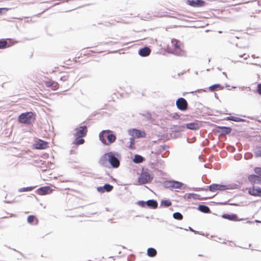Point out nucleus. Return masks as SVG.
Masks as SVG:
<instances>
[{
	"label": "nucleus",
	"instance_id": "1",
	"mask_svg": "<svg viewBox=\"0 0 261 261\" xmlns=\"http://www.w3.org/2000/svg\"><path fill=\"white\" fill-rule=\"evenodd\" d=\"M36 115L33 112H26L21 114L18 118V121L24 124H31L34 122Z\"/></svg>",
	"mask_w": 261,
	"mask_h": 261
},
{
	"label": "nucleus",
	"instance_id": "2",
	"mask_svg": "<svg viewBox=\"0 0 261 261\" xmlns=\"http://www.w3.org/2000/svg\"><path fill=\"white\" fill-rule=\"evenodd\" d=\"M112 131L110 130H104L101 132L99 135V140L102 143L105 145H108L105 138H107L109 144L114 143L116 139V137L115 135L111 134Z\"/></svg>",
	"mask_w": 261,
	"mask_h": 261
},
{
	"label": "nucleus",
	"instance_id": "3",
	"mask_svg": "<svg viewBox=\"0 0 261 261\" xmlns=\"http://www.w3.org/2000/svg\"><path fill=\"white\" fill-rule=\"evenodd\" d=\"M172 46L173 47V53L179 56H185L186 53L182 49L181 43L177 40L173 39L171 41Z\"/></svg>",
	"mask_w": 261,
	"mask_h": 261
},
{
	"label": "nucleus",
	"instance_id": "4",
	"mask_svg": "<svg viewBox=\"0 0 261 261\" xmlns=\"http://www.w3.org/2000/svg\"><path fill=\"white\" fill-rule=\"evenodd\" d=\"M153 178L151 172L148 170H143L140 177L138 178L139 184H145L150 181Z\"/></svg>",
	"mask_w": 261,
	"mask_h": 261
},
{
	"label": "nucleus",
	"instance_id": "5",
	"mask_svg": "<svg viewBox=\"0 0 261 261\" xmlns=\"http://www.w3.org/2000/svg\"><path fill=\"white\" fill-rule=\"evenodd\" d=\"M118 153L116 152H109V166L110 165L114 168H118L120 162L118 159Z\"/></svg>",
	"mask_w": 261,
	"mask_h": 261
},
{
	"label": "nucleus",
	"instance_id": "6",
	"mask_svg": "<svg viewBox=\"0 0 261 261\" xmlns=\"http://www.w3.org/2000/svg\"><path fill=\"white\" fill-rule=\"evenodd\" d=\"M87 132V127L85 125L77 127L73 130V135L76 139L85 137Z\"/></svg>",
	"mask_w": 261,
	"mask_h": 261
},
{
	"label": "nucleus",
	"instance_id": "7",
	"mask_svg": "<svg viewBox=\"0 0 261 261\" xmlns=\"http://www.w3.org/2000/svg\"><path fill=\"white\" fill-rule=\"evenodd\" d=\"M183 185V183L174 180H167L164 183L165 187L173 189H180Z\"/></svg>",
	"mask_w": 261,
	"mask_h": 261
},
{
	"label": "nucleus",
	"instance_id": "8",
	"mask_svg": "<svg viewBox=\"0 0 261 261\" xmlns=\"http://www.w3.org/2000/svg\"><path fill=\"white\" fill-rule=\"evenodd\" d=\"M176 105L177 108L181 111H185L188 108V102L187 100L182 97L179 98L176 100Z\"/></svg>",
	"mask_w": 261,
	"mask_h": 261
},
{
	"label": "nucleus",
	"instance_id": "9",
	"mask_svg": "<svg viewBox=\"0 0 261 261\" xmlns=\"http://www.w3.org/2000/svg\"><path fill=\"white\" fill-rule=\"evenodd\" d=\"M109 152L104 154L99 159V164L103 167H109Z\"/></svg>",
	"mask_w": 261,
	"mask_h": 261
},
{
	"label": "nucleus",
	"instance_id": "10",
	"mask_svg": "<svg viewBox=\"0 0 261 261\" xmlns=\"http://www.w3.org/2000/svg\"><path fill=\"white\" fill-rule=\"evenodd\" d=\"M188 4L194 7L203 6L205 2L202 0H188Z\"/></svg>",
	"mask_w": 261,
	"mask_h": 261
},
{
	"label": "nucleus",
	"instance_id": "11",
	"mask_svg": "<svg viewBox=\"0 0 261 261\" xmlns=\"http://www.w3.org/2000/svg\"><path fill=\"white\" fill-rule=\"evenodd\" d=\"M129 134L133 137L137 138L144 137L145 136L144 132H142L136 129H132L129 130Z\"/></svg>",
	"mask_w": 261,
	"mask_h": 261
},
{
	"label": "nucleus",
	"instance_id": "12",
	"mask_svg": "<svg viewBox=\"0 0 261 261\" xmlns=\"http://www.w3.org/2000/svg\"><path fill=\"white\" fill-rule=\"evenodd\" d=\"M227 189L226 186L219 184H212L209 186V190L211 192H215L217 190L224 191Z\"/></svg>",
	"mask_w": 261,
	"mask_h": 261
},
{
	"label": "nucleus",
	"instance_id": "13",
	"mask_svg": "<svg viewBox=\"0 0 261 261\" xmlns=\"http://www.w3.org/2000/svg\"><path fill=\"white\" fill-rule=\"evenodd\" d=\"M113 189V186L107 184L103 186H100L97 188V190L99 192L103 193L105 192H109L111 191Z\"/></svg>",
	"mask_w": 261,
	"mask_h": 261
},
{
	"label": "nucleus",
	"instance_id": "14",
	"mask_svg": "<svg viewBox=\"0 0 261 261\" xmlns=\"http://www.w3.org/2000/svg\"><path fill=\"white\" fill-rule=\"evenodd\" d=\"M186 127L191 130H196L200 127L201 124L197 121L189 123L186 124Z\"/></svg>",
	"mask_w": 261,
	"mask_h": 261
},
{
	"label": "nucleus",
	"instance_id": "15",
	"mask_svg": "<svg viewBox=\"0 0 261 261\" xmlns=\"http://www.w3.org/2000/svg\"><path fill=\"white\" fill-rule=\"evenodd\" d=\"M249 193L253 196H259L261 193V189L259 187H253L252 188H249L248 190Z\"/></svg>",
	"mask_w": 261,
	"mask_h": 261
},
{
	"label": "nucleus",
	"instance_id": "16",
	"mask_svg": "<svg viewBox=\"0 0 261 261\" xmlns=\"http://www.w3.org/2000/svg\"><path fill=\"white\" fill-rule=\"evenodd\" d=\"M222 217L224 219H228V220H231V221H241L242 220V219H238L237 215L236 214L229 215V214H224L222 215Z\"/></svg>",
	"mask_w": 261,
	"mask_h": 261
},
{
	"label": "nucleus",
	"instance_id": "17",
	"mask_svg": "<svg viewBox=\"0 0 261 261\" xmlns=\"http://www.w3.org/2000/svg\"><path fill=\"white\" fill-rule=\"evenodd\" d=\"M39 193L41 195H45L50 194L52 192V189L50 187L45 186L42 187L39 189Z\"/></svg>",
	"mask_w": 261,
	"mask_h": 261
},
{
	"label": "nucleus",
	"instance_id": "18",
	"mask_svg": "<svg viewBox=\"0 0 261 261\" xmlns=\"http://www.w3.org/2000/svg\"><path fill=\"white\" fill-rule=\"evenodd\" d=\"M35 145V148L37 149H43L47 147V143L40 140L36 143Z\"/></svg>",
	"mask_w": 261,
	"mask_h": 261
},
{
	"label": "nucleus",
	"instance_id": "19",
	"mask_svg": "<svg viewBox=\"0 0 261 261\" xmlns=\"http://www.w3.org/2000/svg\"><path fill=\"white\" fill-rule=\"evenodd\" d=\"M150 53V49L148 47H145L140 49L139 51V54L142 57H146Z\"/></svg>",
	"mask_w": 261,
	"mask_h": 261
},
{
	"label": "nucleus",
	"instance_id": "20",
	"mask_svg": "<svg viewBox=\"0 0 261 261\" xmlns=\"http://www.w3.org/2000/svg\"><path fill=\"white\" fill-rule=\"evenodd\" d=\"M249 180L253 183L258 184L261 181V176L256 175H250L248 177Z\"/></svg>",
	"mask_w": 261,
	"mask_h": 261
},
{
	"label": "nucleus",
	"instance_id": "21",
	"mask_svg": "<svg viewBox=\"0 0 261 261\" xmlns=\"http://www.w3.org/2000/svg\"><path fill=\"white\" fill-rule=\"evenodd\" d=\"M146 205L149 207L155 208L158 206V203L154 200H148L146 201Z\"/></svg>",
	"mask_w": 261,
	"mask_h": 261
},
{
	"label": "nucleus",
	"instance_id": "22",
	"mask_svg": "<svg viewBox=\"0 0 261 261\" xmlns=\"http://www.w3.org/2000/svg\"><path fill=\"white\" fill-rule=\"evenodd\" d=\"M198 209L203 213H207L210 212V208L205 205H200L198 206Z\"/></svg>",
	"mask_w": 261,
	"mask_h": 261
},
{
	"label": "nucleus",
	"instance_id": "23",
	"mask_svg": "<svg viewBox=\"0 0 261 261\" xmlns=\"http://www.w3.org/2000/svg\"><path fill=\"white\" fill-rule=\"evenodd\" d=\"M226 120L233 121L235 122H244L245 120L241 118L236 117V116H229L226 118Z\"/></svg>",
	"mask_w": 261,
	"mask_h": 261
},
{
	"label": "nucleus",
	"instance_id": "24",
	"mask_svg": "<svg viewBox=\"0 0 261 261\" xmlns=\"http://www.w3.org/2000/svg\"><path fill=\"white\" fill-rule=\"evenodd\" d=\"M144 160V158L140 155L136 154L133 159V162L135 163H141Z\"/></svg>",
	"mask_w": 261,
	"mask_h": 261
},
{
	"label": "nucleus",
	"instance_id": "25",
	"mask_svg": "<svg viewBox=\"0 0 261 261\" xmlns=\"http://www.w3.org/2000/svg\"><path fill=\"white\" fill-rule=\"evenodd\" d=\"M156 254V251L153 248H149L147 249V255L150 257H154Z\"/></svg>",
	"mask_w": 261,
	"mask_h": 261
},
{
	"label": "nucleus",
	"instance_id": "26",
	"mask_svg": "<svg viewBox=\"0 0 261 261\" xmlns=\"http://www.w3.org/2000/svg\"><path fill=\"white\" fill-rule=\"evenodd\" d=\"M8 46V42L6 40L0 39V49H4Z\"/></svg>",
	"mask_w": 261,
	"mask_h": 261
},
{
	"label": "nucleus",
	"instance_id": "27",
	"mask_svg": "<svg viewBox=\"0 0 261 261\" xmlns=\"http://www.w3.org/2000/svg\"><path fill=\"white\" fill-rule=\"evenodd\" d=\"M221 133L224 134H228L230 133L231 129L230 127L223 126L221 127Z\"/></svg>",
	"mask_w": 261,
	"mask_h": 261
},
{
	"label": "nucleus",
	"instance_id": "28",
	"mask_svg": "<svg viewBox=\"0 0 261 261\" xmlns=\"http://www.w3.org/2000/svg\"><path fill=\"white\" fill-rule=\"evenodd\" d=\"M173 217L174 219L178 220H182L183 218L182 215H181V214H180L179 212H175V213H173Z\"/></svg>",
	"mask_w": 261,
	"mask_h": 261
},
{
	"label": "nucleus",
	"instance_id": "29",
	"mask_svg": "<svg viewBox=\"0 0 261 261\" xmlns=\"http://www.w3.org/2000/svg\"><path fill=\"white\" fill-rule=\"evenodd\" d=\"M84 142H85L84 139H83L81 138H80L78 139H76V138H75L74 143V144H75L76 145H81V144H83L84 143Z\"/></svg>",
	"mask_w": 261,
	"mask_h": 261
},
{
	"label": "nucleus",
	"instance_id": "30",
	"mask_svg": "<svg viewBox=\"0 0 261 261\" xmlns=\"http://www.w3.org/2000/svg\"><path fill=\"white\" fill-rule=\"evenodd\" d=\"M161 204L166 207H168L171 205V202L168 200H164L161 201Z\"/></svg>",
	"mask_w": 261,
	"mask_h": 261
},
{
	"label": "nucleus",
	"instance_id": "31",
	"mask_svg": "<svg viewBox=\"0 0 261 261\" xmlns=\"http://www.w3.org/2000/svg\"><path fill=\"white\" fill-rule=\"evenodd\" d=\"M33 189V187H28L26 188H22L19 190V192H26V191H30Z\"/></svg>",
	"mask_w": 261,
	"mask_h": 261
},
{
	"label": "nucleus",
	"instance_id": "32",
	"mask_svg": "<svg viewBox=\"0 0 261 261\" xmlns=\"http://www.w3.org/2000/svg\"><path fill=\"white\" fill-rule=\"evenodd\" d=\"M221 85L220 84H215L210 87L209 89L211 91H213L216 90V88H220Z\"/></svg>",
	"mask_w": 261,
	"mask_h": 261
},
{
	"label": "nucleus",
	"instance_id": "33",
	"mask_svg": "<svg viewBox=\"0 0 261 261\" xmlns=\"http://www.w3.org/2000/svg\"><path fill=\"white\" fill-rule=\"evenodd\" d=\"M255 155L256 157L261 156V147H259L258 148H257V149L255 151Z\"/></svg>",
	"mask_w": 261,
	"mask_h": 261
},
{
	"label": "nucleus",
	"instance_id": "34",
	"mask_svg": "<svg viewBox=\"0 0 261 261\" xmlns=\"http://www.w3.org/2000/svg\"><path fill=\"white\" fill-rule=\"evenodd\" d=\"M255 173L258 174V175L261 176V168L259 167H255L254 169Z\"/></svg>",
	"mask_w": 261,
	"mask_h": 261
},
{
	"label": "nucleus",
	"instance_id": "35",
	"mask_svg": "<svg viewBox=\"0 0 261 261\" xmlns=\"http://www.w3.org/2000/svg\"><path fill=\"white\" fill-rule=\"evenodd\" d=\"M35 218L34 216L31 215L28 217L27 221L29 223H31L34 220Z\"/></svg>",
	"mask_w": 261,
	"mask_h": 261
},
{
	"label": "nucleus",
	"instance_id": "36",
	"mask_svg": "<svg viewBox=\"0 0 261 261\" xmlns=\"http://www.w3.org/2000/svg\"><path fill=\"white\" fill-rule=\"evenodd\" d=\"M138 204L139 205L142 207H145L146 205V202H145L144 201H139L138 202Z\"/></svg>",
	"mask_w": 261,
	"mask_h": 261
},
{
	"label": "nucleus",
	"instance_id": "37",
	"mask_svg": "<svg viewBox=\"0 0 261 261\" xmlns=\"http://www.w3.org/2000/svg\"><path fill=\"white\" fill-rule=\"evenodd\" d=\"M185 129V125H180L178 127H177L176 130L177 131H184Z\"/></svg>",
	"mask_w": 261,
	"mask_h": 261
},
{
	"label": "nucleus",
	"instance_id": "38",
	"mask_svg": "<svg viewBox=\"0 0 261 261\" xmlns=\"http://www.w3.org/2000/svg\"><path fill=\"white\" fill-rule=\"evenodd\" d=\"M172 118L174 119L177 120V119H180V116L179 114H178L177 113H174L173 115Z\"/></svg>",
	"mask_w": 261,
	"mask_h": 261
},
{
	"label": "nucleus",
	"instance_id": "39",
	"mask_svg": "<svg viewBox=\"0 0 261 261\" xmlns=\"http://www.w3.org/2000/svg\"><path fill=\"white\" fill-rule=\"evenodd\" d=\"M54 82H55L52 81H49L48 82H46V86L48 87H51L53 86V85H54Z\"/></svg>",
	"mask_w": 261,
	"mask_h": 261
},
{
	"label": "nucleus",
	"instance_id": "40",
	"mask_svg": "<svg viewBox=\"0 0 261 261\" xmlns=\"http://www.w3.org/2000/svg\"><path fill=\"white\" fill-rule=\"evenodd\" d=\"M53 89L56 90L58 88V84L56 82H54V85L51 87Z\"/></svg>",
	"mask_w": 261,
	"mask_h": 261
},
{
	"label": "nucleus",
	"instance_id": "41",
	"mask_svg": "<svg viewBox=\"0 0 261 261\" xmlns=\"http://www.w3.org/2000/svg\"><path fill=\"white\" fill-rule=\"evenodd\" d=\"M257 92L258 94H261V84L257 85Z\"/></svg>",
	"mask_w": 261,
	"mask_h": 261
},
{
	"label": "nucleus",
	"instance_id": "42",
	"mask_svg": "<svg viewBox=\"0 0 261 261\" xmlns=\"http://www.w3.org/2000/svg\"><path fill=\"white\" fill-rule=\"evenodd\" d=\"M240 57H243L245 60H246L249 57V55H246L245 54H244L243 55H240Z\"/></svg>",
	"mask_w": 261,
	"mask_h": 261
},
{
	"label": "nucleus",
	"instance_id": "43",
	"mask_svg": "<svg viewBox=\"0 0 261 261\" xmlns=\"http://www.w3.org/2000/svg\"><path fill=\"white\" fill-rule=\"evenodd\" d=\"M61 80L62 81H66L67 80V77L66 76H63L61 77Z\"/></svg>",
	"mask_w": 261,
	"mask_h": 261
},
{
	"label": "nucleus",
	"instance_id": "44",
	"mask_svg": "<svg viewBox=\"0 0 261 261\" xmlns=\"http://www.w3.org/2000/svg\"><path fill=\"white\" fill-rule=\"evenodd\" d=\"M168 148V146H164L163 147V149H164V150H166V149H167Z\"/></svg>",
	"mask_w": 261,
	"mask_h": 261
},
{
	"label": "nucleus",
	"instance_id": "45",
	"mask_svg": "<svg viewBox=\"0 0 261 261\" xmlns=\"http://www.w3.org/2000/svg\"><path fill=\"white\" fill-rule=\"evenodd\" d=\"M202 188H196V191H197L198 190H202Z\"/></svg>",
	"mask_w": 261,
	"mask_h": 261
},
{
	"label": "nucleus",
	"instance_id": "46",
	"mask_svg": "<svg viewBox=\"0 0 261 261\" xmlns=\"http://www.w3.org/2000/svg\"><path fill=\"white\" fill-rule=\"evenodd\" d=\"M133 142L134 140L132 138H131L130 144H132L133 143Z\"/></svg>",
	"mask_w": 261,
	"mask_h": 261
},
{
	"label": "nucleus",
	"instance_id": "47",
	"mask_svg": "<svg viewBox=\"0 0 261 261\" xmlns=\"http://www.w3.org/2000/svg\"><path fill=\"white\" fill-rule=\"evenodd\" d=\"M189 229L191 231H194V230L191 227H189Z\"/></svg>",
	"mask_w": 261,
	"mask_h": 261
},
{
	"label": "nucleus",
	"instance_id": "48",
	"mask_svg": "<svg viewBox=\"0 0 261 261\" xmlns=\"http://www.w3.org/2000/svg\"><path fill=\"white\" fill-rule=\"evenodd\" d=\"M240 89H241V90H243L245 89V87H242L240 88Z\"/></svg>",
	"mask_w": 261,
	"mask_h": 261
},
{
	"label": "nucleus",
	"instance_id": "49",
	"mask_svg": "<svg viewBox=\"0 0 261 261\" xmlns=\"http://www.w3.org/2000/svg\"><path fill=\"white\" fill-rule=\"evenodd\" d=\"M3 9L2 8H0V13H1V11Z\"/></svg>",
	"mask_w": 261,
	"mask_h": 261
},
{
	"label": "nucleus",
	"instance_id": "50",
	"mask_svg": "<svg viewBox=\"0 0 261 261\" xmlns=\"http://www.w3.org/2000/svg\"><path fill=\"white\" fill-rule=\"evenodd\" d=\"M223 75H226L225 72H223Z\"/></svg>",
	"mask_w": 261,
	"mask_h": 261
},
{
	"label": "nucleus",
	"instance_id": "51",
	"mask_svg": "<svg viewBox=\"0 0 261 261\" xmlns=\"http://www.w3.org/2000/svg\"><path fill=\"white\" fill-rule=\"evenodd\" d=\"M252 57L253 58H254V55H252Z\"/></svg>",
	"mask_w": 261,
	"mask_h": 261
}]
</instances>
